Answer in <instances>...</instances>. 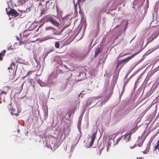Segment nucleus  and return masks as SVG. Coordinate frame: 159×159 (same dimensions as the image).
<instances>
[{"label": "nucleus", "instance_id": "obj_1", "mask_svg": "<svg viewBox=\"0 0 159 159\" xmlns=\"http://www.w3.org/2000/svg\"><path fill=\"white\" fill-rule=\"evenodd\" d=\"M137 54V53L134 54L130 57H128L124 59L118 61L116 65L117 68H118L121 65H123L127 63L130 60L133 58Z\"/></svg>", "mask_w": 159, "mask_h": 159}, {"label": "nucleus", "instance_id": "obj_2", "mask_svg": "<svg viewBox=\"0 0 159 159\" xmlns=\"http://www.w3.org/2000/svg\"><path fill=\"white\" fill-rule=\"evenodd\" d=\"M6 11L7 13L9 16H11V17H14L18 16L19 15V13L15 9L10 8V10L8 11L7 10V8H6Z\"/></svg>", "mask_w": 159, "mask_h": 159}, {"label": "nucleus", "instance_id": "obj_3", "mask_svg": "<svg viewBox=\"0 0 159 159\" xmlns=\"http://www.w3.org/2000/svg\"><path fill=\"white\" fill-rule=\"evenodd\" d=\"M124 21H125V28H124V31L125 32L126 30L127 29V26H128V20H126H126H123L122 21H121V22H120V25H116L113 29V30H114V29H116V28L119 27V26L122 24L123 22H124Z\"/></svg>", "mask_w": 159, "mask_h": 159}, {"label": "nucleus", "instance_id": "obj_4", "mask_svg": "<svg viewBox=\"0 0 159 159\" xmlns=\"http://www.w3.org/2000/svg\"><path fill=\"white\" fill-rule=\"evenodd\" d=\"M9 111H11V114L12 115H14L15 116H18L19 112L18 111L15 110V109L12 108H9Z\"/></svg>", "mask_w": 159, "mask_h": 159}, {"label": "nucleus", "instance_id": "obj_5", "mask_svg": "<svg viewBox=\"0 0 159 159\" xmlns=\"http://www.w3.org/2000/svg\"><path fill=\"white\" fill-rule=\"evenodd\" d=\"M4 90L3 91H2L0 93V97H1L2 95L5 94L6 95L8 91V90H10V88L7 86H5L3 88Z\"/></svg>", "mask_w": 159, "mask_h": 159}, {"label": "nucleus", "instance_id": "obj_6", "mask_svg": "<svg viewBox=\"0 0 159 159\" xmlns=\"http://www.w3.org/2000/svg\"><path fill=\"white\" fill-rule=\"evenodd\" d=\"M49 21L54 26L58 27L59 26V24L56 20H55L52 17H50V19L49 20Z\"/></svg>", "mask_w": 159, "mask_h": 159}, {"label": "nucleus", "instance_id": "obj_7", "mask_svg": "<svg viewBox=\"0 0 159 159\" xmlns=\"http://www.w3.org/2000/svg\"><path fill=\"white\" fill-rule=\"evenodd\" d=\"M132 132H130L128 134H125L124 136V137L123 139L126 142H128L131 137V135L132 134Z\"/></svg>", "mask_w": 159, "mask_h": 159}, {"label": "nucleus", "instance_id": "obj_8", "mask_svg": "<svg viewBox=\"0 0 159 159\" xmlns=\"http://www.w3.org/2000/svg\"><path fill=\"white\" fill-rule=\"evenodd\" d=\"M97 132L94 133L91 137V141L89 144V147L92 146L93 143L94 142L96 136Z\"/></svg>", "mask_w": 159, "mask_h": 159}, {"label": "nucleus", "instance_id": "obj_9", "mask_svg": "<svg viewBox=\"0 0 159 159\" xmlns=\"http://www.w3.org/2000/svg\"><path fill=\"white\" fill-rule=\"evenodd\" d=\"M158 34L157 32L155 31L150 36L148 39L149 40L152 41L154 39L156 38L158 36Z\"/></svg>", "mask_w": 159, "mask_h": 159}, {"label": "nucleus", "instance_id": "obj_10", "mask_svg": "<svg viewBox=\"0 0 159 159\" xmlns=\"http://www.w3.org/2000/svg\"><path fill=\"white\" fill-rule=\"evenodd\" d=\"M50 19V17H48L47 16H45L41 20L42 22L44 23L48 21H49V20Z\"/></svg>", "mask_w": 159, "mask_h": 159}, {"label": "nucleus", "instance_id": "obj_11", "mask_svg": "<svg viewBox=\"0 0 159 159\" xmlns=\"http://www.w3.org/2000/svg\"><path fill=\"white\" fill-rule=\"evenodd\" d=\"M30 34V30H25L23 33V37H28Z\"/></svg>", "mask_w": 159, "mask_h": 159}, {"label": "nucleus", "instance_id": "obj_12", "mask_svg": "<svg viewBox=\"0 0 159 159\" xmlns=\"http://www.w3.org/2000/svg\"><path fill=\"white\" fill-rule=\"evenodd\" d=\"M100 52V49L99 47L97 48L95 52L94 57H96Z\"/></svg>", "mask_w": 159, "mask_h": 159}, {"label": "nucleus", "instance_id": "obj_13", "mask_svg": "<svg viewBox=\"0 0 159 159\" xmlns=\"http://www.w3.org/2000/svg\"><path fill=\"white\" fill-rule=\"evenodd\" d=\"M104 148H101L99 149L98 148H96V152H97V154L99 155H100L101 154L102 150Z\"/></svg>", "mask_w": 159, "mask_h": 159}, {"label": "nucleus", "instance_id": "obj_14", "mask_svg": "<svg viewBox=\"0 0 159 159\" xmlns=\"http://www.w3.org/2000/svg\"><path fill=\"white\" fill-rule=\"evenodd\" d=\"M76 0H74L73 1L74 3V6L75 10H76V7L77 4H78L79 6L80 7V3L81 1V0H77L76 4H75V2Z\"/></svg>", "mask_w": 159, "mask_h": 159}, {"label": "nucleus", "instance_id": "obj_15", "mask_svg": "<svg viewBox=\"0 0 159 159\" xmlns=\"http://www.w3.org/2000/svg\"><path fill=\"white\" fill-rule=\"evenodd\" d=\"M45 30H54L55 29L52 26H49L46 27L45 28Z\"/></svg>", "mask_w": 159, "mask_h": 159}, {"label": "nucleus", "instance_id": "obj_16", "mask_svg": "<svg viewBox=\"0 0 159 159\" xmlns=\"http://www.w3.org/2000/svg\"><path fill=\"white\" fill-rule=\"evenodd\" d=\"M81 120H82V118L81 117H80L79 119L78 120V128L79 127H80V126Z\"/></svg>", "mask_w": 159, "mask_h": 159}, {"label": "nucleus", "instance_id": "obj_17", "mask_svg": "<svg viewBox=\"0 0 159 159\" xmlns=\"http://www.w3.org/2000/svg\"><path fill=\"white\" fill-rule=\"evenodd\" d=\"M74 112V109H72L70 110L69 111L68 114L70 116Z\"/></svg>", "mask_w": 159, "mask_h": 159}, {"label": "nucleus", "instance_id": "obj_18", "mask_svg": "<svg viewBox=\"0 0 159 159\" xmlns=\"http://www.w3.org/2000/svg\"><path fill=\"white\" fill-rule=\"evenodd\" d=\"M55 47L57 48H58L59 47V43L58 42H56L55 44Z\"/></svg>", "mask_w": 159, "mask_h": 159}, {"label": "nucleus", "instance_id": "obj_19", "mask_svg": "<svg viewBox=\"0 0 159 159\" xmlns=\"http://www.w3.org/2000/svg\"><path fill=\"white\" fill-rule=\"evenodd\" d=\"M4 56V55L3 53L0 52V61H2L3 60V57Z\"/></svg>", "mask_w": 159, "mask_h": 159}, {"label": "nucleus", "instance_id": "obj_20", "mask_svg": "<svg viewBox=\"0 0 159 159\" xmlns=\"http://www.w3.org/2000/svg\"><path fill=\"white\" fill-rule=\"evenodd\" d=\"M158 148H159V143H157L156 146L154 148V150H157Z\"/></svg>", "mask_w": 159, "mask_h": 159}, {"label": "nucleus", "instance_id": "obj_21", "mask_svg": "<svg viewBox=\"0 0 159 159\" xmlns=\"http://www.w3.org/2000/svg\"><path fill=\"white\" fill-rule=\"evenodd\" d=\"M70 55L73 57H76V56L75 55V53L74 52H72L70 54Z\"/></svg>", "mask_w": 159, "mask_h": 159}, {"label": "nucleus", "instance_id": "obj_22", "mask_svg": "<svg viewBox=\"0 0 159 159\" xmlns=\"http://www.w3.org/2000/svg\"><path fill=\"white\" fill-rule=\"evenodd\" d=\"M123 136H121L120 137L116 140V143L117 144L119 142L121 139L122 138Z\"/></svg>", "mask_w": 159, "mask_h": 159}, {"label": "nucleus", "instance_id": "obj_23", "mask_svg": "<svg viewBox=\"0 0 159 159\" xmlns=\"http://www.w3.org/2000/svg\"><path fill=\"white\" fill-rule=\"evenodd\" d=\"M33 72V71H29V72H28V73H27V74L26 75V76H25V77H23V78H25V77L27 76H28V75H30V73H31V72Z\"/></svg>", "mask_w": 159, "mask_h": 159}, {"label": "nucleus", "instance_id": "obj_24", "mask_svg": "<svg viewBox=\"0 0 159 159\" xmlns=\"http://www.w3.org/2000/svg\"><path fill=\"white\" fill-rule=\"evenodd\" d=\"M110 146H111V144H109L108 143V145H107V152L108 151V149L110 147Z\"/></svg>", "mask_w": 159, "mask_h": 159}, {"label": "nucleus", "instance_id": "obj_25", "mask_svg": "<svg viewBox=\"0 0 159 159\" xmlns=\"http://www.w3.org/2000/svg\"><path fill=\"white\" fill-rule=\"evenodd\" d=\"M29 82H30L31 84H32L33 79H29Z\"/></svg>", "mask_w": 159, "mask_h": 159}, {"label": "nucleus", "instance_id": "obj_26", "mask_svg": "<svg viewBox=\"0 0 159 159\" xmlns=\"http://www.w3.org/2000/svg\"><path fill=\"white\" fill-rule=\"evenodd\" d=\"M103 104H105V102H104V101H102L101 102V106H102V105Z\"/></svg>", "mask_w": 159, "mask_h": 159}, {"label": "nucleus", "instance_id": "obj_27", "mask_svg": "<svg viewBox=\"0 0 159 159\" xmlns=\"http://www.w3.org/2000/svg\"><path fill=\"white\" fill-rule=\"evenodd\" d=\"M6 52V51L5 50H3L2 53H3V54L4 55Z\"/></svg>", "mask_w": 159, "mask_h": 159}, {"label": "nucleus", "instance_id": "obj_28", "mask_svg": "<svg viewBox=\"0 0 159 159\" xmlns=\"http://www.w3.org/2000/svg\"><path fill=\"white\" fill-rule=\"evenodd\" d=\"M13 49L12 48H11V47H10L7 49V50L8 51H9V50H12V49Z\"/></svg>", "mask_w": 159, "mask_h": 159}, {"label": "nucleus", "instance_id": "obj_29", "mask_svg": "<svg viewBox=\"0 0 159 159\" xmlns=\"http://www.w3.org/2000/svg\"><path fill=\"white\" fill-rule=\"evenodd\" d=\"M143 143H141L140 144H138V145L139 147H141L142 145L143 144Z\"/></svg>", "mask_w": 159, "mask_h": 159}, {"label": "nucleus", "instance_id": "obj_30", "mask_svg": "<svg viewBox=\"0 0 159 159\" xmlns=\"http://www.w3.org/2000/svg\"><path fill=\"white\" fill-rule=\"evenodd\" d=\"M44 11H42L41 13V15H43L44 14Z\"/></svg>", "mask_w": 159, "mask_h": 159}, {"label": "nucleus", "instance_id": "obj_31", "mask_svg": "<svg viewBox=\"0 0 159 159\" xmlns=\"http://www.w3.org/2000/svg\"><path fill=\"white\" fill-rule=\"evenodd\" d=\"M49 2V1H48L46 2V5Z\"/></svg>", "mask_w": 159, "mask_h": 159}, {"label": "nucleus", "instance_id": "obj_32", "mask_svg": "<svg viewBox=\"0 0 159 159\" xmlns=\"http://www.w3.org/2000/svg\"><path fill=\"white\" fill-rule=\"evenodd\" d=\"M127 54H124V55H120V57H122L124 56H125V55H127Z\"/></svg>", "mask_w": 159, "mask_h": 159}, {"label": "nucleus", "instance_id": "obj_33", "mask_svg": "<svg viewBox=\"0 0 159 159\" xmlns=\"http://www.w3.org/2000/svg\"><path fill=\"white\" fill-rule=\"evenodd\" d=\"M9 105L10 107H11L12 103H9Z\"/></svg>", "mask_w": 159, "mask_h": 159}, {"label": "nucleus", "instance_id": "obj_34", "mask_svg": "<svg viewBox=\"0 0 159 159\" xmlns=\"http://www.w3.org/2000/svg\"><path fill=\"white\" fill-rule=\"evenodd\" d=\"M12 64H13V65H15V64H14V63H11V66Z\"/></svg>", "mask_w": 159, "mask_h": 159}, {"label": "nucleus", "instance_id": "obj_35", "mask_svg": "<svg viewBox=\"0 0 159 159\" xmlns=\"http://www.w3.org/2000/svg\"><path fill=\"white\" fill-rule=\"evenodd\" d=\"M135 38V37H134L130 41V42H131V41L134 39V38Z\"/></svg>", "mask_w": 159, "mask_h": 159}, {"label": "nucleus", "instance_id": "obj_36", "mask_svg": "<svg viewBox=\"0 0 159 159\" xmlns=\"http://www.w3.org/2000/svg\"><path fill=\"white\" fill-rule=\"evenodd\" d=\"M135 147L132 146L130 148H134Z\"/></svg>", "mask_w": 159, "mask_h": 159}, {"label": "nucleus", "instance_id": "obj_37", "mask_svg": "<svg viewBox=\"0 0 159 159\" xmlns=\"http://www.w3.org/2000/svg\"><path fill=\"white\" fill-rule=\"evenodd\" d=\"M158 143H159V139L158 140V141H157V142Z\"/></svg>", "mask_w": 159, "mask_h": 159}, {"label": "nucleus", "instance_id": "obj_38", "mask_svg": "<svg viewBox=\"0 0 159 159\" xmlns=\"http://www.w3.org/2000/svg\"><path fill=\"white\" fill-rule=\"evenodd\" d=\"M158 149V151L159 152V148Z\"/></svg>", "mask_w": 159, "mask_h": 159}, {"label": "nucleus", "instance_id": "obj_39", "mask_svg": "<svg viewBox=\"0 0 159 159\" xmlns=\"http://www.w3.org/2000/svg\"><path fill=\"white\" fill-rule=\"evenodd\" d=\"M55 34H56V35H57V34H57L56 33H55Z\"/></svg>", "mask_w": 159, "mask_h": 159}, {"label": "nucleus", "instance_id": "obj_40", "mask_svg": "<svg viewBox=\"0 0 159 159\" xmlns=\"http://www.w3.org/2000/svg\"><path fill=\"white\" fill-rule=\"evenodd\" d=\"M17 39H18V40H19V38H18V37H17Z\"/></svg>", "mask_w": 159, "mask_h": 159}, {"label": "nucleus", "instance_id": "obj_41", "mask_svg": "<svg viewBox=\"0 0 159 159\" xmlns=\"http://www.w3.org/2000/svg\"><path fill=\"white\" fill-rule=\"evenodd\" d=\"M82 74V73H80V74Z\"/></svg>", "mask_w": 159, "mask_h": 159}, {"label": "nucleus", "instance_id": "obj_42", "mask_svg": "<svg viewBox=\"0 0 159 159\" xmlns=\"http://www.w3.org/2000/svg\"><path fill=\"white\" fill-rule=\"evenodd\" d=\"M136 159H139L138 158H137Z\"/></svg>", "mask_w": 159, "mask_h": 159}]
</instances>
